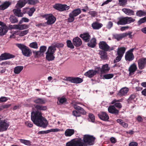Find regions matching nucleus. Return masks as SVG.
Wrapping results in <instances>:
<instances>
[{"mask_svg":"<svg viewBox=\"0 0 146 146\" xmlns=\"http://www.w3.org/2000/svg\"><path fill=\"white\" fill-rule=\"evenodd\" d=\"M23 68V66H17L14 68L13 70L15 74H18L21 72Z\"/></svg>","mask_w":146,"mask_h":146,"instance_id":"32","label":"nucleus"},{"mask_svg":"<svg viewBox=\"0 0 146 146\" xmlns=\"http://www.w3.org/2000/svg\"><path fill=\"white\" fill-rule=\"evenodd\" d=\"M127 0H119V4L120 6H123L127 4Z\"/></svg>","mask_w":146,"mask_h":146,"instance_id":"50","label":"nucleus"},{"mask_svg":"<svg viewBox=\"0 0 146 146\" xmlns=\"http://www.w3.org/2000/svg\"><path fill=\"white\" fill-rule=\"evenodd\" d=\"M134 50V48H132L126 53L125 58L126 60L131 61L134 59V57L133 53Z\"/></svg>","mask_w":146,"mask_h":146,"instance_id":"13","label":"nucleus"},{"mask_svg":"<svg viewBox=\"0 0 146 146\" xmlns=\"http://www.w3.org/2000/svg\"><path fill=\"white\" fill-rule=\"evenodd\" d=\"M128 91L129 89L127 88L126 87L123 88L121 89L118 94L119 96L125 95Z\"/></svg>","mask_w":146,"mask_h":146,"instance_id":"34","label":"nucleus"},{"mask_svg":"<svg viewBox=\"0 0 146 146\" xmlns=\"http://www.w3.org/2000/svg\"><path fill=\"white\" fill-rule=\"evenodd\" d=\"M27 3L26 0H19L17 2L16 7L17 8H21L25 6Z\"/></svg>","mask_w":146,"mask_h":146,"instance_id":"29","label":"nucleus"},{"mask_svg":"<svg viewBox=\"0 0 146 146\" xmlns=\"http://www.w3.org/2000/svg\"><path fill=\"white\" fill-rule=\"evenodd\" d=\"M137 69V66L135 64L133 63L131 65L129 69V75H132L133 74Z\"/></svg>","mask_w":146,"mask_h":146,"instance_id":"20","label":"nucleus"},{"mask_svg":"<svg viewBox=\"0 0 146 146\" xmlns=\"http://www.w3.org/2000/svg\"><path fill=\"white\" fill-rule=\"evenodd\" d=\"M27 3L28 4L31 5H34L38 2L37 0H26Z\"/></svg>","mask_w":146,"mask_h":146,"instance_id":"45","label":"nucleus"},{"mask_svg":"<svg viewBox=\"0 0 146 146\" xmlns=\"http://www.w3.org/2000/svg\"><path fill=\"white\" fill-rule=\"evenodd\" d=\"M8 100L7 98L2 96L0 98V103L5 102Z\"/></svg>","mask_w":146,"mask_h":146,"instance_id":"59","label":"nucleus"},{"mask_svg":"<svg viewBox=\"0 0 146 146\" xmlns=\"http://www.w3.org/2000/svg\"><path fill=\"white\" fill-rule=\"evenodd\" d=\"M75 131L73 129H66L64 133L65 135L67 137H71L74 133Z\"/></svg>","mask_w":146,"mask_h":146,"instance_id":"28","label":"nucleus"},{"mask_svg":"<svg viewBox=\"0 0 146 146\" xmlns=\"http://www.w3.org/2000/svg\"><path fill=\"white\" fill-rule=\"evenodd\" d=\"M67 45L68 47L70 48L71 49H73L74 48V46L72 43L71 41L69 40H68L66 41Z\"/></svg>","mask_w":146,"mask_h":146,"instance_id":"49","label":"nucleus"},{"mask_svg":"<svg viewBox=\"0 0 146 146\" xmlns=\"http://www.w3.org/2000/svg\"><path fill=\"white\" fill-rule=\"evenodd\" d=\"M97 71L92 70H90L85 73L84 75L89 78H92L96 75Z\"/></svg>","mask_w":146,"mask_h":146,"instance_id":"19","label":"nucleus"},{"mask_svg":"<svg viewBox=\"0 0 146 146\" xmlns=\"http://www.w3.org/2000/svg\"><path fill=\"white\" fill-rule=\"evenodd\" d=\"M29 46L32 48L37 49L38 48V44L36 42H33L31 43L29 45Z\"/></svg>","mask_w":146,"mask_h":146,"instance_id":"47","label":"nucleus"},{"mask_svg":"<svg viewBox=\"0 0 146 146\" xmlns=\"http://www.w3.org/2000/svg\"><path fill=\"white\" fill-rule=\"evenodd\" d=\"M146 22V16L140 19L138 21V23L139 25L145 23Z\"/></svg>","mask_w":146,"mask_h":146,"instance_id":"52","label":"nucleus"},{"mask_svg":"<svg viewBox=\"0 0 146 146\" xmlns=\"http://www.w3.org/2000/svg\"><path fill=\"white\" fill-rule=\"evenodd\" d=\"M126 50L125 47L119 46L117 49V54L123 56Z\"/></svg>","mask_w":146,"mask_h":146,"instance_id":"27","label":"nucleus"},{"mask_svg":"<svg viewBox=\"0 0 146 146\" xmlns=\"http://www.w3.org/2000/svg\"><path fill=\"white\" fill-rule=\"evenodd\" d=\"M123 56L121 55H118V56L116 57L115 59L114 60V62L115 63L121 60Z\"/></svg>","mask_w":146,"mask_h":146,"instance_id":"55","label":"nucleus"},{"mask_svg":"<svg viewBox=\"0 0 146 146\" xmlns=\"http://www.w3.org/2000/svg\"><path fill=\"white\" fill-rule=\"evenodd\" d=\"M10 55L9 54H8L5 53L2 54L0 56V58L1 59V60H5L8 59H9L11 58V57L10 56Z\"/></svg>","mask_w":146,"mask_h":146,"instance_id":"39","label":"nucleus"},{"mask_svg":"<svg viewBox=\"0 0 146 146\" xmlns=\"http://www.w3.org/2000/svg\"><path fill=\"white\" fill-rule=\"evenodd\" d=\"M17 32L18 33L17 34L20 36H22L27 35L29 33V30H27L22 31H18Z\"/></svg>","mask_w":146,"mask_h":146,"instance_id":"42","label":"nucleus"},{"mask_svg":"<svg viewBox=\"0 0 146 146\" xmlns=\"http://www.w3.org/2000/svg\"><path fill=\"white\" fill-rule=\"evenodd\" d=\"M34 102L36 104H44L45 103L46 101L43 99L40 98H38L34 100Z\"/></svg>","mask_w":146,"mask_h":146,"instance_id":"40","label":"nucleus"},{"mask_svg":"<svg viewBox=\"0 0 146 146\" xmlns=\"http://www.w3.org/2000/svg\"><path fill=\"white\" fill-rule=\"evenodd\" d=\"M46 49V47L45 46H41L40 49V50L37 51H35L33 52V53L37 57L41 55L43 53L45 52Z\"/></svg>","mask_w":146,"mask_h":146,"instance_id":"17","label":"nucleus"},{"mask_svg":"<svg viewBox=\"0 0 146 146\" xmlns=\"http://www.w3.org/2000/svg\"><path fill=\"white\" fill-rule=\"evenodd\" d=\"M29 26V25L26 24L9 25V28L10 29L23 30L28 29Z\"/></svg>","mask_w":146,"mask_h":146,"instance_id":"7","label":"nucleus"},{"mask_svg":"<svg viewBox=\"0 0 146 146\" xmlns=\"http://www.w3.org/2000/svg\"><path fill=\"white\" fill-rule=\"evenodd\" d=\"M10 20L12 23H17L18 21L17 19L15 17L13 16L10 17Z\"/></svg>","mask_w":146,"mask_h":146,"instance_id":"51","label":"nucleus"},{"mask_svg":"<svg viewBox=\"0 0 146 146\" xmlns=\"http://www.w3.org/2000/svg\"><path fill=\"white\" fill-rule=\"evenodd\" d=\"M95 139V137L93 136L88 135H84L82 141L86 145H92L94 144Z\"/></svg>","mask_w":146,"mask_h":146,"instance_id":"5","label":"nucleus"},{"mask_svg":"<svg viewBox=\"0 0 146 146\" xmlns=\"http://www.w3.org/2000/svg\"><path fill=\"white\" fill-rule=\"evenodd\" d=\"M99 48L104 51H111L114 49V48H110L107 43L104 41H101L99 43Z\"/></svg>","mask_w":146,"mask_h":146,"instance_id":"10","label":"nucleus"},{"mask_svg":"<svg viewBox=\"0 0 146 146\" xmlns=\"http://www.w3.org/2000/svg\"><path fill=\"white\" fill-rule=\"evenodd\" d=\"M20 141L21 143L24 144L25 145L30 146L31 145V142L29 140L20 139Z\"/></svg>","mask_w":146,"mask_h":146,"instance_id":"43","label":"nucleus"},{"mask_svg":"<svg viewBox=\"0 0 146 146\" xmlns=\"http://www.w3.org/2000/svg\"><path fill=\"white\" fill-rule=\"evenodd\" d=\"M80 103L78 102H76L73 101L72 102V104L74 106V108L76 110H77L78 111L81 108L80 107L78 106L77 105L79 104Z\"/></svg>","mask_w":146,"mask_h":146,"instance_id":"44","label":"nucleus"},{"mask_svg":"<svg viewBox=\"0 0 146 146\" xmlns=\"http://www.w3.org/2000/svg\"><path fill=\"white\" fill-rule=\"evenodd\" d=\"M17 46L22 51L23 54L25 56H30L32 54L31 49L25 45L21 44H17Z\"/></svg>","mask_w":146,"mask_h":146,"instance_id":"4","label":"nucleus"},{"mask_svg":"<svg viewBox=\"0 0 146 146\" xmlns=\"http://www.w3.org/2000/svg\"><path fill=\"white\" fill-rule=\"evenodd\" d=\"M73 43L75 46H79L82 44V42L80 38L76 37L73 39Z\"/></svg>","mask_w":146,"mask_h":146,"instance_id":"25","label":"nucleus"},{"mask_svg":"<svg viewBox=\"0 0 146 146\" xmlns=\"http://www.w3.org/2000/svg\"><path fill=\"white\" fill-rule=\"evenodd\" d=\"M136 15L139 17H141L146 15V11L141 10L137 11Z\"/></svg>","mask_w":146,"mask_h":146,"instance_id":"37","label":"nucleus"},{"mask_svg":"<svg viewBox=\"0 0 146 146\" xmlns=\"http://www.w3.org/2000/svg\"><path fill=\"white\" fill-rule=\"evenodd\" d=\"M135 21V19L131 17H121L118 18L116 23L118 25H124L130 24Z\"/></svg>","mask_w":146,"mask_h":146,"instance_id":"2","label":"nucleus"},{"mask_svg":"<svg viewBox=\"0 0 146 146\" xmlns=\"http://www.w3.org/2000/svg\"><path fill=\"white\" fill-rule=\"evenodd\" d=\"M110 141L111 142L113 143H115L117 141V140L115 138L113 137H112L110 138Z\"/></svg>","mask_w":146,"mask_h":146,"instance_id":"63","label":"nucleus"},{"mask_svg":"<svg viewBox=\"0 0 146 146\" xmlns=\"http://www.w3.org/2000/svg\"><path fill=\"white\" fill-rule=\"evenodd\" d=\"M125 36V34L123 33L122 34H115L113 35V37L115 39H116L118 40H119L121 39Z\"/></svg>","mask_w":146,"mask_h":146,"instance_id":"38","label":"nucleus"},{"mask_svg":"<svg viewBox=\"0 0 146 146\" xmlns=\"http://www.w3.org/2000/svg\"><path fill=\"white\" fill-rule=\"evenodd\" d=\"M8 31V27L6 25L0 27V36H2L5 35Z\"/></svg>","mask_w":146,"mask_h":146,"instance_id":"26","label":"nucleus"},{"mask_svg":"<svg viewBox=\"0 0 146 146\" xmlns=\"http://www.w3.org/2000/svg\"><path fill=\"white\" fill-rule=\"evenodd\" d=\"M66 99L65 98H61L58 99V101L57 103L58 104H63L66 101Z\"/></svg>","mask_w":146,"mask_h":146,"instance_id":"53","label":"nucleus"},{"mask_svg":"<svg viewBox=\"0 0 146 146\" xmlns=\"http://www.w3.org/2000/svg\"><path fill=\"white\" fill-rule=\"evenodd\" d=\"M31 119L34 123L38 126L45 128L48 125L46 119L42 116V113L39 111L31 113Z\"/></svg>","mask_w":146,"mask_h":146,"instance_id":"1","label":"nucleus"},{"mask_svg":"<svg viewBox=\"0 0 146 146\" xmlns=\"http://www.w3.org/2000/svg\"><path fill=\"white\" fill-rule=\"evenodd\" d=\"M90 15H91L93 17H95L97 14V13L95 11H90L89 12Z\"/></svg>","mask_w":146,"mask_h":146,"instance_id":"62","label":"nucleus"},{"mask_svg":"<svg viewBox=\"0 0 146 146\" xmlns=\"http://www.w3.org/2000/svg\"><path fill=\"white\" fill-rule=\"evenodd\" d=\"M129 28V27L128 26L122 27L120 28V30L122 31H123L128 29Z\"/></svg>","mask_w":146,"mask_h":146,"instance_id":"61","label":"nucleus"},{"mask_svg":"<svg viewBox=\"0 0 146 146\" xmlns=\"http://www.w3.org/2000/svg\"><path fill=\"white\" fill-rule=\"evenodd\" d=\"M29 21V19L26 17H23L19 22V24H21L23 22L27 23Z\"/></svg>","mask_w":146,"mask_h":146,"instance_id":"54","label":"nucleus"},{"mask_svg":"<svg viewBox=\"0 0 146 146\" xmlns=\"http://www.w3.org/2000/svg\"><path fill=\"white\" fill-rule=\"evenodd\" d=\"M1 119V116H0V132L6 131L9 125V123Z\"/></svg>","mask_w":146,"mask_h":146,"instance_id":"12","label":"nucleus"},{"mask_svg":"<svg viewBox=\"0 0 146 146\" xmlns=\"http://www.w3.org/2000/svg\"><path fill=\"white\" fill-rule=\"evenodd\" d=\"M9 1H5L0 5V10H3L7 9L11 4Z\"/></svg>","mask_w":146,"mask_h":146,"instance_id":"30","label":"nucleus"},{"mask_svg":"<svg viewBox=\"0 0 146 146\" xmlns=\"http://www.w3.org/2000/svg\"><path fill=\"white\" fill-rule=\"evenodd\" d=\"M83 81L82 80L79 78H74L73 83L78 84L82 82Z\"/></svg>","mask_w":146,"mask_h":146,"instance_id":"48","label":"nucleus"},{"mask_svg":"<svg viewBox=\"0 0 146 146\" xmlns=\"http://www.w3.org/2000/svg\"><path fill=\"white\" fill-rule=\"evenodd\" d=\"M109 112L111 113L117 114L119 113V110H117L114 106H111L108 108Z\"/></svg>","mask_w":146,"mask_h":146,"instance_id":"23","label":"nucleus"},{"mask_svg":"<svg viewBox=\"0 0 146 146\" xmlns=\"http://www.w3.org/2000/svg\"><path fill=\"white\" fill-rule=\"evenodd\" d=\"M66 146H86L83 142L82 139L78 138L72 139L66 143Z\"/></svg>","mask_w":146,"mask_h":146,"instance_id":"3","label":"nucleus"},{"mask_svg":"<svg viewBox=\"0 0 146 146\" xmlns=\"http://www.w3.org/2000/svg\"><path fill=\"white\" fill-rule=\"evenodd\" d=\"M113 23L111 21H109L107 25V28L109 29H110L113 26Z\"/></svg>","mask_w":146,"mask_h":146,"instance_id":"60","label":"nucleus"},{"mask_svg":"<svg viewBox=\"0 0 146 146\" xmlns=\"http://www.w3.org/2000/svg\"><path fill=\"white\" fill-rule=\"evenodd\" d=\"M121 102L120 100H116L114 99L111 102V104H115V106L117 108H121L122 107V106L121 104L117 102Z\"/></svg>","mask_w":146,"mask_h":146,"instance_id":"33","label":"nucleus"},{"mask_svg":"<svg viewBox=\"0 0 146 146\" xmlns=\"http://www.w3.org/2000/svg\"><path fill=\"white\" fill-rule=\"evenodd\" d=\"M103 25L101 23L96 22L93 23L92 24V26L94 29L98 30L100 29L102 26Z\"/></svg>","mask_w":146,"mask_h":146,"instance_id":"31","label":"nucleus"},{"mask_svg":"<svg viewBox=\"0 0 146 146\" xmlns=\"http://www.w3.org/2000/svg\"><path fill=\"white\" fill-rule=\"evenodd\" d=\"M89 117L90 119L91 120V121L94 122L95 120V117L94 115L91 113H90L89 114Z\"/></svg>","mask_w":146,"mask_h":146,"instance_id":"56","label":"nucleus"},{"mask_svg":"<svg viewBox=\"0 0 146 146\" xmlns=\"http://www.w3.org/2000/svg\"><path fill=\"white\" fill-rule=\"evenodd\" d=\"M99 117L102 120L104 121H108L109 117L107 113L104 112H102L98 114Z\"/></svg>","mask_w":146,"mask_h":146,"instance_id":"21","label":"nucleus"},{"mask_svg":"<svg viewBox=\"0 0 146 146\" xmlns=\"http://www.w3.org/2000/svg\"><path fill=\"white\" fill-rule=\"evenodd\" d=\"M100 57L103 60L106 59L107 58V53L104 51L100 50L99 52Z\"/></svg>","mask_w":146,"mask_h":146,"instance_id":"36","label":"nucleus"},{"mask_svg":"<svg viewBox=\"0 0 146 146\" xmlns=\"http://www.w3.org/2000/svg\"><path fill=\"white\" fill-rule=\"evenodd\" d=\"M43 17L47 20L46 23L48 25L53 24L56 20L55 17L52 14L45 15Z\"/></svg>","mask_w":146,"mask_h":146,"instance_id":"8","label":"nucleus"},{"mask_svg":"<svg viewBox=\"0 0 146 146\" xmlns=\"http://www.w3.org/2000/svg\"><path fill=\"white\" fill-rule=\"evenodd\" d=\"M56 50L55 47L54 46H50L46 53V58L49 61L53 60L54 57L53 55V54Z\"/></svg>","mask_w":146,"mask_h":146,"instance_id":"6","label":"nucleus"},{"mask_svg":"<svg viewBox=\"0 0 146 146\" xmlns=\"http://www.w3.org/2000/svg\"><path fill=\"white\" fill-rule=\"evenodd\" d=\"M80 36L86 42H88L90 38V36L88 33H85L80 35Z\"/></svg>","mask_w":146,"mask_h":146,"instance_id":"24","label":"nucleus"},{"mask_svg":"<svg viewBox=\"0 0 146 146\" xmlns=\"http://www.w3.org/2000/svg\"><path fill=\"white\" fill-rule=\"evenodd\" d=\"M96 44V40L95 38H92L89 43H88V46L91 48H94Z\"/></svg>","mask_w":146,"mask_h":146,"instance_id":"35","label":"nucleus"},{"mask_svg":"<svg viewBox=\"0 0 146 146\" xmlns=\"http://www.w3.org/2000/svg\"><path fill=\"white\" fill-rule=\"evenodd\" d=\"M24 11H26V13H27L31 17V16L35 10L34 7L29 8V7H26L23 9Z\"/></svg>","mask_w":146,"mask_h":146,"instance_id":"22","label":"nucleus"},{"mask_svg":"<svg viewBox=\"0 0 146 146\" xmlns=\"http://www.w3.org/2000/svg\"><path fill=\"white\" fill-rule=\"evenodd\" d=\"M137 145L138 144L136 142H132L129 143V146H137Z\"/></svg>","mask_w":146,"mask_h":146,"instance_id":"64","label":"nucleus"},{"mask_svg":"<svg viewBox=\"0 0 146 146\" xmlns=\"http://www.w3.org/2000/svg\"><path fill=\"white\" fill-rule=\"evenodd\" d=\"M53 7L56 9L60 11L67 10L70 8V7L66 5L60 4H56Z\"/></svg>","mask_w":146,"mask_h":146,"instance_id":"11","label":"nucleus"},{"mask_svg":"<svg viewBox=\"0 0 146 146\" xmlns=\"http://www.w3.org/2000/svg\"><path fill=\"white\" fill-rule=\"evenodd\" d=\"M138 67L139 69H143L146 66V58H142L138 61Z\"/></svg>","mask_w":146,"mask_h":146,"instance_id":"15","label":"nucleus"},{"mask_svg":"<svg viewBox=\"0 0 146 146\" xmlns=\"http://www.w3.org/2000/svg\"><path fill=\"white\" fill-rule=\"evenodd\" d=\"M97 68L99 72L100 71V74H101L108 72L110 70V67L107 64L103 65L101 68L100 67Z\"/></svg>","mask_w":146,"mask_h":146,"instance_id":"14","label":"nucleus"},{"mask_svg":"<svg viewBox=\"0 0 146 146\" xmlns=\"http://www.w3.org/2000/svg\"><path fill=\"white\" fill-rule=\"evenodd\" d=\"M122 11L125 14L128 16L134 15L135 14L134 11L128 8H123Z\"/></svg>","mask_w":146,"mask_h":146,"instance_id":"18","label":"nucleus"},{"mask_svg":"<svg viewBox=\"0 0 146 146\" xmlns=\"http://www.w3.org/2000/svg\"><path fill=\"white\" fill-rule=\"evenodd\" d=\"M35 108L38 110L45 111L47 110L46 106L37 105L35 106Z\"/></svg>","mask_w":146,"mask_h":146,"instance_id":"41","label":"nucleus"},{"mask_svg":"<svg viewBox=\"0 0 146 146\" xmlns=\"http://www.w3.org/2000/svg\"><path fill=\"white\" fill-rule=\"evenodd\" d=\"M74 78L72 77H68L66 78L65 80L67 81H69L73 83Z\"/></svg>","mask_w":146,"mask_h":146,"instance_id":"58","label":"nucleus"},{"mask_svg":"<svg viewBox=\"0 0 146 146\" xmlns=\"http://www.w3.org/2000/svg\"><path fill=\"white\" fill-rule=\"evenodd\" d=\"M72 114L74 116L76 117H79L80 116V113L79 111H74L72 112Z\"/></svg>","mask_w":146,"mask_h":146,"instance_id":"57","label":"nucleus"},{"mask_svg":"<svg viewBox=\"0 0 146 146\" xmlns=\"http://www.w3.org/2000/svg\"><path fill=\"white\" fill-rule=\"evenodd\" d=\"M14 14L16 16L19 17H22L23 16L24 14L26 13V11L23 10V13L21 12V10L19 8L15 9L13 10Z\"/></svg>","mask_w":146,"mask_h":146,"instance_id":"16","label":"nucleus"},{"mask_svg":"<svg viewBox=\"0 0 146 146\" xmlns=\"http://www.w3.org/2000/svg\"><path fill=\"white\" fill-rule=\"evenodd\" d=\"M81 13V11L80 9L74 10L69 14V17L68 18V21L70 22H73L74 19V17L78 15Z\"/></svg>","mask_w":146,"mask_h":146,"instance_id":"9","label":"nucleus"},{"mask_svg":"<svg viewBox=\"0 0 146 146\" xmlns=\"http://www.w3.org/2000/svg\"><path fill=\"white\" fill-rule=\"evenodd\" d=\"M113 76V74H109L104 75L103 76V78L106 79H108L111 78Z\"/></svg>","mask_w":146,"mask_h":146,"instance_id":"46","label":"nucleus"}]
</instances>
